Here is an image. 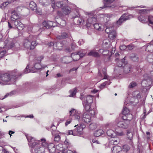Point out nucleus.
<instances>
[{
  "label": "nucleus",
  "mask_w": 153,
  "mask_h": 153,
  "mask_svg": "<svg viewBox=\"0 0 153 153\" xmlns=\"http://www.w3.org/2000/svg\"><path fill=\"white\" fill-rule=\"evenodd\" d=\"M36 44L35 41L31 42V45L30 46V50H33L34 48L36 46Z\"/></svg>",
  "instance_id": "52"
},
{
  "label": "nucleus",
  "mask_w": 153,
  "mask_h": 153,
  "mask_svg": "<svg viewBox=\"0 0 153 153\" xmlns=\"http://www.w3.org/2000/svg\"><path fill=\"white\" fill-rule=\"evenodd\" d=\"M106 70L104 69V70H103L102 71V72H103V75H104V77L102 79H108V76H107V74H106Z\"/></svg>",
  "instance_id": "56"
},
{
  "label": "nucleus",
  "mask_w": 153,
  "mask_h": 153,
  "mask_svg": "<svg viewBox=\"0 0 153 153\" xmlns=\"http://www.w3.org/2000/svg\"><path fill=\"white\" fill-rule=\"evenodd\" d=\"M128 19V17L126 16V14L123 15L117 22V24L118 25H121L124 22Z\"/></svg>",
  "instance_id": "10"
},
{
  "label": "nucleus",
  "mask_w": 153,
  "mask_h": 153,
  "mask_svg": "<svg viewBox=\"0 0 153 153\" xmlns=\"http://www.w3.org/2000/svg\"><path fill=\"white\" fill-rule=\"evenodd\" d=\"M149 114V113L146 114V111L145 109H144L143 110V114L141 115L140 117L141 119L143 120L145 119L146 116Z\"/></svg>",
  "instance_id": "47"
},
{
  "label": "nucleus",
  "mask_w": 153,
  "mask_h": 153,
  "mask_svg": "<svg viewBox=\"0 0 153 153\" xmlns=\"http://www.w3.org/2000/svg\"><path fill=\"white\" fill-rule=\"evenodd\" d=\"M12 22L16 28L18 26V25L19 24V23L20 22V21H18V20H15L14 21Z\"/></svg>",
  "instance_id": "59"
},
{
  "label": "nucleus",
  "mask_w": 153,
  "mask_h": 153,
  "mask_svg": "<svg viewBox=\"0 0 153 153\" xmlns=\"http://www.w3.org/2000/svg\"><path fill=\"white\" fill-rule=\"evenodd\" d=\"M134 133L133 129L132 128L128 130L127 135L128 138L130 140H131L133 138Z\"/></svg>",
  "instance_id": "16"
},
{
  "label": "nucleus",
  "mask_w": 153,
  "mask_h": 153,
  "mask_svg": "<svg viewBox=\"0 0 153 153\" xmlns=\"http://www.w3.org/2000/svg\"><path fill=\"white\" fill-rule=\"evenodd\" d=\"M148 20L150 24L153 25V16H149L148 17Z\"/></svg>",
  "instance_id": "58"
},
{
  "label": "nucleus",
  "mask_w": 153,
  "mask_h": 153,
  "mask_svg": "<svg viewBox=\"0 0 153 153\" xmlns=\"http://www.w3.org/2000/svg\"><path fill=\"white\" fill-rule=\"evenodd\" d=\"M116 33L115 30H114L108 34V36L109 39L111 40L114 39L116 36Z\"/></svg>",
  "instance_id": "24"
},
{
  "label": "nucleus",
  "mask_w": 153,
  "mask_h": 153,
  "mask_svg": "<svg viewBox=\"0 0 153 153\" xmlns=\"http://www.w3.org/2000/svg\"><path fill=\"white\" fill-rule=\"evenodd\" d=\"M6 53L5 50H3L0 52V58L3 57L5 55Z\"/></svg>",
  "instance_id": "61"
},
{
  "label": "nucleus",
  "mask_w": 153,
  "mask_h": 153,
  "mask_svg": "<svg viewBox=\"0 0 153 153\" xmlns=\"http://www.w3.org/2000/svg\"><path fill=\"white\" fill-rule=\"evenodd\" d=\"M70 35L69 33L64 32L62 33L61 35V39H64L65 38H67L69 37Z\"/></svg>",
  "instance_id": "42"
},
{
  "label": "nucleus",
  "mask_w": 153,
  "mask_h": 153,
  "mask_svg": "<svg viewBox=\"0 0 153 153\" xmlns=\"http://www.w3.org/2000/svg\"><path fill=\"white\" fill-rule=\"evenodd\" d=\"M133 96L137 99L140 98L141 95L139 92L138 91H135L132 94Z\"/></svg>",
  "instance_id": "40"
},
{
  "label": "nucleus",
  "mask_w": 153,
  "mask_h": 153,
  "mask_svg": "<svg viewBox=\"0 0 153 153\" xmlns=\"http://www.w3.org/2000/svg\"><path fill=\"white\" fill-rule=\"evenodd\" d=\"M88 55V56H92L95 57H99L100 56L98 53L94 50L91 51Z\"/></svg>",
  "instance_id": "15"
},
{
  "label": "nucleus",
  "mask_w": 153,
  "mask_h": 153,
  "mask_svg": "<svg viewBox=\"0 0 153 153\" xmlns=\"http://www.w3.org/2000/svg\"><path fill=\"white\" fill-rule=\"evenodd\" d=\"M68 134H72L74 136H77L78 134L75 132V131L74 130L73 131L72 130L69 131L68 132Z\"/></svg>",
  "instance_id": "57"
},
{
  "label": "nucleus",
  "mask_w": 153,
  "mask_h": 153,
  "mask_svg": "<svg viewBox=\"0 0 153 153\" xmlns=\"http://www.w3.org/2000/svg\"><path fill=\"white\" fill-rule=\"evenodd\" d=\"M62 47V45L60 42H55L54 43L53 48L55 49H60V48Z\"/></svg>",
  "instance_id": "26"
},
{
  "label": "nucleus",
  "mask_w": 153,
  "mask_h": 153,
  "mask_svg": "<svg viewBox=\"0 0 153 153\" xmlns=\"http://www.w3.org/2000/svg\"><path fill=\"white\" fill-rule=\"evenodd\" d=\"M78 54V53H72L71 54V56L72 59L74 61H77L79 59L80 57L78 58V57L76 56V55Z\"/></svg>",
  "instance_id": "43"
},
{
  "label": "nucleus",
  "mask_w": 153,
  "mask_h": 153,
  "mask_svg": "<svg viewBox=\"0 0 153 153\" xmlns=\"http://www.w3.org/2000/svg\"><path fill=\"white\" fill-rule=\"evenodd\" d=\"M76 89L75 88L73 90H70V97H73L76 94Z\"/></svg>",
  "instance_id": "46"
},
{
  "label": "nucleus",
  "mask_w": 153,
  "mask_h": 153,
  "mask_svg": "<svg viewBox=\"0 0 153 153\" xmlns=\"http://www.w3.org/2000/svg\"><path fill=\"white\" fill-rule=\"evenodd\" d=\"M74 127H77L76 129L74 130L75 133L78 134L77 136H79L81 134L83 129L85 127V126L82 124H80L79 125H75Z\"/></svg>",
  "instance_id": "8"
},
{
  "label": "nucleus",
  "mask_w": 153,
  "mask_h": 153,
  "mask_svg": "<svg viewBox=\"0 0 153 153\" xmlns=\"http://www.w3.org/2000/svg\"><path fill=\"white\" fill-rule=\"evenodd\" d=\"M70 116H74L75 119L79 120L80 117L79 115V112L74 108H72L69 111Z\"/></svg>",
  "instance_id": "9"
},
{
  "label": "nucleus",
  "mask_w": 153,
  "mask_h": 153,
  "mask_svg": "<svg viewBox=\"0 0 153 153\" xmlns=\"http://www.w3.org/2000/svg\"><path fill=\"white\" fill-rule=\"evenodd\" d=\"M30 37L29 38V39H25L24 40L23 42V46L24 48L27 49H30V46L31 45V41L30 40Z\"/></svg>",
  "instance_id": "11"
},
{
  "label": "nucleus",
  "mask_w": 153,
  "mask_h": 153,
  "mask_svg": "<svg viewBox=\"0 0 153 153\" xmlns=\"http://www.w3.org/2000/svg\"><path fill=\"white\" fill-rule=\"evenodd\" d=\"M122 150L121 147L119 146H115L111 149L112 152L113 153H118Z\"/></svg>",
  "instance_id": "17"
},
{
  "label": "nucleus",
  "mask_w": 153,
  "mask_h": 153,
  "mask_svg": "<svg viewBox=\"0 0 153 153\" xmlns=\"http://www.w3.org/2000/svg\"><path fill=\"white\" fill-rule=\"evenodd\" d=\"M103 46L104 48L109 49L111 47L110 43L108 39H105L103 42Z\"/></svg>",
  "instance_id": "14"
},
{
  "label": "nucleus",
  "mask_w": 153,
  "mask_h": 153,
  "mask_svg": "<svg viewBox=\"0 0 153 153\" xmlns=\"http://www.w3.org/2000/svg\"><path fill=\"white\" fill-rule=\"evenodd\" d=\"M24 28V25L21 22L19 23V24L18 25V26L16 27V28H17L18 30H23Z\"/></svg>",
  "instance_id": "49"
},
{
  "label": "nucleus",
  "mask_w": 153,
  "mask_h": 153,
  "mask_svg": "<svg viewBox=\"0 0 153 153\" xmlns=\"http://www.w3.org/2000/svg\"><path fill=\"white\" fill-rule=\"evenodd\" d=\"M146 59L149 63H153V54H151L148 55Z\"/></svg>",
  "instance_id": "38"
},
{
  "label": "nucleus",
  "mask_w": 153,
  "mask_h": 153,
  "mask_svg": "<svg viewBox=\"0 0 153 153\" xmlns=\"http://www.w3.org/2000/svg\"><path fill=\"white\" fill-rule=\"evenodd\" d=\"M146 50L149 52H153V45L149 44L147 45Z\"/></svg>",
  "instance_id": "39"
},
{
  "label": "nucleus",
  "mask_w": 153,
  "mask_h": 153,
  "mask_svg": "<svg viewBox=\"0 0 153 153\" xmlns=\"http://www.w3.org/2000/svg\"><path fill=\"white\" fill-rule=\"evenodd\" d=\"M28 144L29 146L33 148H35L34 153H44V147H40L37 141L35 139L30 137H27Z\"/></svg>",
  "instance_id": "2"
},
{
  "label": "nucleus",
  "mask_w": 153,
  "mask_h": 153,
  "mask_svg": "<svg viewBox=\"0 0 153 153\" xmlns=\"http://www.w3.org/2000/svg\"><path fill=\"white\" fill-rule=\"evenodd\" d=\"M42 67L39 62H35L33 65V67H32L31 69H27L29 68V66L27 65L26 68L24 70V72L25 74H27L30 72H35L38 70L41 69Z\"/></svg>",
  "instance_id": "3"
},
{
  "label": "nucleus",
  "mask_w": 153,
  "mask_h": 153,
  "mask_svg": "<svg viewBox=\"0 0 153 153\" xmlns=\"http://www.w3.org/2000/svg\"><path fill=\"white\" fill-rule=\"evenodd\" d=\"M129 57L131 60L134 62H137L138 61V57L136 53H132L130 55Z\"/></svg>",
  "instance_id": "18"
},
{
  "label": "nucleus",
  "mask_w": 153,
  "mask_h": 153,
  "mask_svg": "<svg viewBox=\"0 0 153 153\" xmlns=\"http://www.w3.org/2000/svg\"><path fill=\"white\" fill-rule=\"evenodd\" d=\"M111 83V82L110 81L105 82L101 84L100 86V88L101 89H103L106 85H109Z\"/></svg>",
  "instance_id": "45"
},
{
  "label": "nucleus",
  "mask_w": 153,
  "mask_h": 153,
  "mask_svg": "<svg viewBox=\"0 0 153 153\" xmlns=\"http://www.w3.org/2000/svg\"><path fill=\"white\" fill-rule=\"evenodd\" d=\"M114 30V29L113 27H106L105 30V31L109 34V33H110Z\"/></svg>",
  "instance_id": "41"
},
{
  "label": "nucleus",
  "mask_w": 153,
  "mask_h": 153,
  "mask_svg": "<svg viewBox=\"0 0 153 153\" xmlns=\"http://www.w3.org/2000/svg\"><path fill=\"white\" fill-rule=\"evenodd\" d=\"M130 149V147L127 145H124L123 146V151L125 152H127Z\"/></svg>",
  "instance_id": "44"
},
{
  "label": "nucleus",
  "mask_w": 153,
  "mask_h": 153,
  "mask_svg": "<svg viewBox=\"0 0 153 153\" xmlns=\"http://www.w3.org/2000/svg\"><path fill=\"white\" fill-rule=\"evenodd\" d=\"M83 19L80 18H79L77 20V25L83 24Z\"/></svg>",
  "instance_id": "55"
},
{
  "label": "nucleus",
  "mask_w": 153,
  "mask_h": 153,
  "mask_svg": "<svg viewBox=\"0 0 153 153\" xmlns=\"http://www.w3.org/2000/svg\"><path fill=\"white\" fill-rule=\"evenodd\" d=\"M94 28L99 31H102L103 29V27L101 24L95 23L93 24Z\"/></svg>",
  "instance_id": "25"
},
{
  "label": "nucleus",
  "mask_w": 153,
  "mask_h": 153,
  "mask_svg": "<svg viewBox=\"0 0 153 153\" xmlns=\"http://www.w3.org/2000/svg\"><path fill=\"white\" fill-rule=\"evenodd\" d=\"M63 13L65 15H67L69 14L71 11V8L68 6L65 7H64L62 8Z\"/></svg>",
  "instance_id": "27"
},
{
  "label": "nucleus",
  "mask_w": 153,
  "mask_h": 153,
  "mask_svg": "<svg viewBox=\"0 0 153 153\" xmlns=\"http://www.w3.org/2000/svg\"><path fill=\"white\" fill-rule=\"evenodd\" d=\"M24 28V25L21 22L19 23V24L18 25V26L16 27V28H17L18 30H23Z\"/></svg>",
  "instance_id": "48"
},
{
  "label": "nucleus",
  "mask_w": 153,
  "mask_h": 153,
  "mask_svg": "<svg viewBox=\"0 0 153 153\" xmlns=\"http://www.w3.org/2000/svg\"><path fill=\"white\" fill-rule=\"evenodd\" d=\"M13 91H12L9 93L7 94L4 97V98H5L8 96H10L13 94Z\"/></svg>",
  "instance_id": "64"
},
{
  "label": "nucleus",
  "mask_w": 153,
  "mask_h": 153,
  "mask_svg": "<svg viewBox=\"0 0 153 153\" xmlns=\"http://www.w3.org/2000/svg\"><path fill=\"white\" fill-rule=\"evenodd\" d=\"M126 48L128 50H131L134 48V46L132 45H130L127 46Z\"/></svg>",
  "instance_id": "63"
},
{
  "label": "nucleus",
  "mask_w": 153,
  "mask_h": 153,
  "mask_svg": "<svg viewBox=\"0 0 153 153\" xmlns=\"http://www.w3.org/2000/svg\"><path fill=\"white\" fill-rule=\"evenodd\" d=\"M78 54L76 55V56L79 57H82L84 56L86 53V52L85 50H82L78 52Z\"/></svg>",
  "instance_id": "34"
},
{
  "label": "nucleus",
  "mask_w": 153,
  "mask_h": 153,
  "mask_svg": "<svg viewBox=\"0 0 153 153\" xmlns=\"http://www.w3.org/2000/svg\"><path fill=\"white\" fill-rule=\"evenodd\" d=\"M52 3L53 4H55L56 6L58 7H63V3L62 1H59L56 2L55 4L54 0H51Z\"/></svg>",
  "instance_id": "31"
},
{
  "label": "nucleus",
  "mask_w": 153,
  "mask_h": 153,
  "mask_svg": "<svg viewBox=\"0 0 153 153\" xmlns=\"http://www.w3.org/2000/svg\"><path fill=\"white\" fill-rule=\"evenodd\" d=\"M128 117H127L126 120H122V121H119L117 124V126L119 127L124 128H127L129 123V120L131 119H128Z\"/></svg>",
  "instance_id": "4"
},
{
  "label": "nucleus",
  "mask_w": 153,
  "mask_h": 153,
  "mask_svg": "<svg viewBox=\"0 0 153 153\" xmlns=\"http://www.w3.org/2000/svg\"><path fill=\"white\" fill-rule=\"evenodd\" d=\"M43 25L47 28H50L53 25L52 24V22L50 21H44L43 22Z\"/></svg>",
  "instance_id": "20"
},
{
  "label": "nucleus",
  "mask_w": 153,
  "mask_h": 153,
  "mask_svg": "<svg viewBox=\"0 0 153 153\" xmlns=\"http://www.w3.org/2000/svg\"><path fill=\"white\" fill-rule=\"evenodd\" d=\"M120 142L119 139L117 137L114 138V137H111L110 143L113 145L117 144Z\"/></svg>",
  "instance_id": "23"
},
{
  "label": "nucleus",
  "mask_w": 153,
  "mask_h": 153,
  "mask_svg": "<svg viewBox=\"0 0 153 153\" xmlns=\"http://www.w3.org/2000/svg\"><path fill=\"white\" fill-rule=\"evenodd\" d=\"M97 21L96 17L94 15H91V16L89 17L88 19V22L92 24L96 22Z\"/></svg>",
  "instance_id": "29"
},
{
  "label": "nucleus",
  "mask_w": 153,
  "mask_h": 153,
  "mask_svg": "<svg viewBox=\"0 0 153 153\" xmlns=\"http://www.w3.org/2000/svg\"><path fill=\"white\" fill-rule=\"evenodd\" d=\"M115 135L116 134L117 135L119 136H122L124 134L121 131H120V132L117 131H116V132H115Z\"/></svg>",
  "instance_id": "62"
},
{
  "label": "nucleus",
  "mask_w": 153,
  "mask_h": 153,
  "mask_svg": "<svg viewBox=\"0 0 153 153\" xmlns=\"http://www.w3.org/2000/svg\"><path fill=\"white\" fill-rule=\"evenodd\" d=\"M107 135L111 137H113L115 136V132H114L113 130L110 129L107 131L106 132Z\"/></svg>",
  "instance_id": "36"
},
{
  "label": "nucleus",
  "mask_w": 153,
  "mask_h": 153,
  "mask_svg": "<svg viewBox=\"0 0 153 153\" xmlns=\"http://www.w3.org/2000/svg\"><path fill=\"white\" fill-rule=\"evenodd\" d=\"M29 7L30 9L33 10H34L37 9L36 4L33 1L30 2L29 4Z\"/></svg>",
  "instance_id": "33"
},
{
  "label": "nucleus",
  "mask_w": 153,
  "mask_h": 153,
  "mask_svg": "<svg viewBox=\"0 0 153 153\" xmlns=\"http://www.w3.org/2000/svg\"><path fill=\"white\" fill-rule=\"evenodd\" d=\"M83 104L84 106V109L86 111H88L90 110L91 104L83 102Z\"/></svg>",
  "instance_id": "37"
},
{
  "label": "nucleus",
  "mask_w": 153,
  "mask_h": 153,
  "mask_svg": "<svg viewBox=\"0 0 153 153\" xmlns=\"http://www.w3.org/2000/svg\"><path fill=\"white\" fill-rule=\"evenodd\" d=\"M137 85V84L135 82L133 81L129 84L128 87L130 88H132Z\"/></svg>",
  "instance_id": "53"
},
{
  "label": "nucleus",
  "mask_w": 153,
  "mask_h": 153,
  "mask_svg": "<svg viewBox=\"0 0 153 153\" xmlns=\"http://www.w3.org/2000/svg\"><path fill=\"white\" fill-rule=\"evenodd\" d=\"M129 110L126 108L124 107L123 110V115L126 116V115L127 116H129L131 117L132 118V116L131 114H129Z\"/></svg>",
  "instance_id": "30"
},
{
  "label": "nucleus",
  "mask_w": 153,
  "mask_h": 153,
  "mask_svg": "<svg viewBox=\"0 0 153 153\" xmlns=\"http://www.w3.org/2000/svg\"><path fill=\"white\" fill-rule=\"evenodd\" d=\"M114 0H103L104 5L102 8H104L114 7H115V5L111 4Z\"/></svg>",
  "instance_id": "7"
},
{
  "label": "nucleus",
  "mask_w": 153,
  "mask_h": 153,
  "mask_svg": "<svg viewBox=\"0 0 153 153\" xmlns=\"http://www.w3.org/2000/svg\"><path fill=\"white\" fill-rule=\"evenodd\" d=\"M11 20L12 21L17 20L19 19V15L15 10H13L11 12Z\"/></svg>",
  "instance_id": "12"
},
{
  "label": "nucleus",
  "mask_w": 153,
  "mask_h": 153,
  "mask_svg": "<svg viewBox=\"0 0 153 153\" xmlns=\"http://www.w3.org/2000/svg\"><path fill=\"white\" fill-rule=\"evenodd\" d=\"M93 96L90 95L85 97L82 95L80 98L83 101V102L91 104L93 101Z\"/></svg>",
  "instance_id": "6"
},
{
  "label": "nucleus",
  "mask_w": 153,
  "mask_h": 153,
  "mask_svg": "<svg viewBox=\"0 0 153 153\" xmlns=\"http://www.w3.org/2000/svg\"><path fill=\"white\" fill-rule=\"evenodd\" d=\"M138 18L139 21L143 23H145L147 22L146 19L143 15L140 14L138 17Z\"/></svg>",
  "instance_id": "28"
},
{
  "label": "nucleus",
  "mask_w": 153,
  "mask_h": 153,
  "mask_svg": "<svg viewBox=\"0 0 153 153\" xmlns=\"http://www.w3.org/2000/svg\"><path fill=\"white\" fill-rule=\"evenodd\" d=\"M48 148L50 153H54L55 152L56 149L53 144L51 143L48 146Z\"/></svg>",
  "instance_id": "19"
},
{
  "label": "nucleus",
  "mask_w": 153,
  "mask_h": 153,
  "mask_svg": "<svg viewBox=\"0 0 153 153\" xmlns=\"http://www.w3.org/2000/svg\"><path fill=\"white\" fill-rule=\"evenodd\" d=\"M63 145L62 144H59L56 146V149L60 151L63 150Z\"/></svg>",
  "instance_id": "51"
},
{
  "label": "nucleus",
  "mask_w": 153,
  "mask_h": 153,
  "mask_svg": "<svg viewBox=\"0 0 153 153\" xmlns=\"http://www.w3.org/2000/svg\"><path fill=\"white\" fill-rule=\"evenodd\" d=\"M12 22L16 28L18 26V25L19 24V23L20 22V21H18V20H15L14 21Z\"/></svg>",
  "instance_id": "60"
},
{
  "label": "nucleus",
  "mask_w": 153,
  "mask_h": 153,
  "mask_svg": "<svg viewBox=\"0 0 153 153\" xmlns=\"http://www.w3.org/2000/svg\"><path fill=\"white\" fill-rule=\"evenodd\" d=\"M58 132L56 131L52 132V135L54 136V141H55L58 142L60 140V137Z\"/></svg>",
  "instance_id": "13"
},
{
  "label": "nucleus",
  "mask_w": 153,
  "mask_h": 153,
  "mask_svg": "<svg viewBox=\"0 0 153 153\" xmlns=\"http://www.w3.org/2000/svg\"><path fill=\"white\" fill-rule=\"evenodd\" d=\"M15 74L10 75L8 74H0V84L6 85L12 84L14 81L15 79L18 78V75L16 70Z\"/></svg>",
  "instance_id": "1"
},
{
  "label": "nucleus",
  "mask_w": 153,
  "mask_h": 153,
  "mask_svg": "<svg viewBox=\"0 0 153 153\" xmlns=\"http://www.w3.org/2000/svg\"><path fill=\"white\" fill-rule=\"evenodd\" d=\"M99 52L101 53L103 56H105L108 54L109 50L105 49H100L99 50Z\"/></svg>",
  "instance_id": "35"
},
{
  "label": "nucleus",
  "mask_w": 153,
  "mask_h": 153,
  "mask_svg": "<svg viewBox=\"0 0 153 153\" xmlns=\"http://www.w3.org/2000/svg\"><path fill=\"white\" fill-rule=\"evenodd\" d=\"M24 28V25L21 22L19 23V24L18 25V26L16 27V28H17L18 30H23Z\"/></svg>",
  "instance_id": "50"
},
{
  "label": "nucleus",
  "mask_w": 153,
  "mask_h": 153,
  "mask_svg": "<svg viewBox=\"0 0 153 153\" xmlns=\"http://www.w3.org/2000/svg\"><path fill=\"white\" fill-rule=\"evenodd\" d=\"M104 133V131L100 129L96 131L94 133V135L96 137L100 136Z\"/></svg>",
  "instance_id": "32"
},
{
  "label": "nucleus",
  "mask_w": 153,
  "mask_h": 153,
  "mask_svg": "<svg viewBox=\"0 0 153 153\" xmlns=\"http://www.w3.org/2000/svg\"><path fill=\"white\" fill-rule=\"evenodd\" d=\"M82 120L86 123H88L91 121V116L86 113H84L78 120L80 122Z\"/></svg>",
  "instance_id": "5"
},
{
  "label": "nucleus",
  "mask_w": 153,
  "mask_h": 153,
  "mask_svg": "<svg viewBox=\"0 0 153 153\" xmlns=\"http://www.w3.org/2000/svg\"><path fill=\"white\" fill-rule=\"evenodd\" d=\"M40 141H39V142H41V144H42V145L43 146H46L47 144L45 142L46 141V140L45 138H42L41 139Z\"/></svg>",
  "instance_id": "54"
},
{
  "label": "nucleus",
  "mask_w": 153,
  "mask_h": 153,
  "mask_svg": "<svg viewBox=\"0 0 153 153\" xmlns=\"http://www.w3.org/2000/svg\"><path fill=\"white\" fill-rule=\"evenodd\" d=\"M131 66L130 65L127 64L124 67V71L126 74L128 73L131 71Z\"/></svg>",
  "instance_id": "22"
},
{
  "label": "nucleus",
  "mask_w": 153,
  "mask_h": 153,
  "mask_svg": "<svg viewBox=\"0 0 153 153\" xmlns=\"http://www.w3.org/2000/svg\"><path fill=\"white\" fill-rule=\"evenodd\" d=\"M58 18L56 17L55 18V21L57 24H59L62 26H64L66 25L65 21L62 19L60 18L58 20H57L56 19H58Z\"/></svg>",
  "instance_id": "21"
}]
</instances>
